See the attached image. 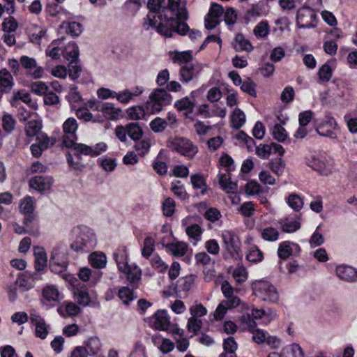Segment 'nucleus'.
<instances>
[{"mask_svg": "<svg viewBox=\"0 0 357 357\" xmlns=\"http://www.w3.org/2000/svg\"><path fill=\"white\" fill-rule=\"evenodd\" d=\"M166 5L158 13H151L148 16V22L144 23L146 29L155 28L157 31L165 36L172 37L174 32L184 35L188 26L179 20L188 17L185 3L182 0H166Z\"/></svg>", "mask_w": 357, "mask_h": 357, "instance_id": "obj_1", "label": "nucleus"}, {"mask_svg": "<svg viewBox=\"0 0 357 357\" xmlns=\"http://www.w3.org/2000/svg\"><path fill=\"white\" fill-rule=\"evenodd\" d=\"M116 261L118 265L119 270L126 274L127 280L132 288H137L138 283L141 280L142 271L136 265H128L126 259V255L123 254L119 257L117 255H115Z\"/></svg>", "mask_w": 357, "mask_h": 357, "instance_id": "obj_2", "label": "nucleus"}, {"mask_svg": "<svg viewBox=\"0 0 357 357\" xmlns=\"http://www.w3.org/2000/svg\"><path fill=\"white\" fill-rule=\"evenodd\" d=\"M172 96L165 89H155L149 96L146 103V111L149 113L154 114L159 112L162 108L170 103Z\"/></svg>", "mask_w": 357, "mask_h": 357, "instance_id": "obj_3", "label": "nucleus"}, {"mask_svg": "<svg viewBox=\"0 0 357 357\" xmlns=\"http://www.w3.org/2000/svg\"><path fill=\"white\" fill-rule=\"evenodd\" d=\"M167 146L189 159H192L198 152L197 146L190 140L183 137L170 139L167 142Z\"/></svg>", "mask_w": 357, "mask_h": 357, "instance_id": "obj_4", "label": "nucleus"}, {"mask_svg": "<svg viewBox=\"0 0 357 357\" xmlns=\"http://www.w3.org/2000/svg\"><path fill=\"white\" fill-rule=\"evenodd\" d=\"M255 296L264 301L275 302L278 300V294L275 288L266 281H257L253 284Z\"/></svg>", "mask_w": 357, "mask_h": 357, "instance_id": "obj_5", "label": "nucleus"}, {"mask_svg": "<svg viewBox=\"0 0 357 357\" xmlns=\"http://www.w3.org/2000/svg\"><path fill=\"white\" fill-rule=\"evenodd\" d=\"M77 121L74 118H68L63 124V144L68 148L74 149L77 139L76 130L77 129Z\"/></svg>", "mask_w": 357, "mask_h": 357, "instance_id": "obj_6", "label": "nucleus"}, {"mask_svg": "<svg viewBox=\"0 0 357 357\" xmlns=\"http://www.w3.org/2000/svg\"><path fill=\"white\" fill-rule=\"evenodd\" d=\"M315 18L313 10L309 7H303L297 12L296 22L299 28H310L314 26Z\"/></svg>", "mask_w": 357, "mask_h": 357, "instance_id": "obj_7", "label": "nucleus"}, {"mask_svg": "<svg viewBox=\"0 0 357 357\" xmlns=\"http://www.w3.org/2000/svg\"><path fill=\"white\" fill-rule=\"evenodd\" d=\"M106 149L107 145L105 143H98L94 146V148L80 144L75 145V147L72 151L73 152V154L77 158H79L81 154L96 156L105 151Z\"/></svg>", "mask_w": 357, "mask_h": 357, "instance_id": "obj_8", "label": "nucleus"}, {"mask_svg": "<svg viewBox=\"0 0 357 357\" xmlns=\"http://www.w3.org/2000/svg\"><path fill=\"white\" fill-rule=\"evenodd\" d=\"M222 238L225 244V249L231 257H236L239 255V247L238 241L234 232L231 231H224L222 233Z\"/></svg>", "mask_w": 357, "mask_h": 357, "instance_id": "obj_9", "label": "nucleus"}, {"mask_svg": "<svg viewBox=\"0 0 357 357\" xmlns=\"http://www.w3.org/2000/svg\"><path fill=\"white\" fill-rule=\"evenodd\" d=\"M20 63L26 70V74L34 79L40 78L43 74V69L38 66L35 59L23 56L20 58Z\"/></svg>", "mask_w": 357, "mask_h": 357, "instance_id": "obj_10", "label": "nucleus"}, {"mask_svg": "<svg viewBox=\"0 0 357 357\" xmlns=\"http://www.w3.org/2000/svg\"><path fill=\"white\" fill-rule=\"evenodd\" d=\"M223 13L224 10L221 6L213 3L205 18L206 28L208 29H214L220 23V18Z\"/></svg>", "mask_w": 357, "mask_h": 357, "instance_id": "obj_11", "label": "nucleus"}, {"mask_svg": "<svg viewBox=\"0 0 357 357\" xmlns=\"http://www.w3.org/2000/svg\"><path fill=\"white\" fill-rule=\"evenodd\" d=\"M337 127V124L335 119L332 117H328L327 119L321 123L317 128V131L321 136L329 137L333 139L337 137L333 132V130H335Z\"/></svg>", "mask_w": 357, "mask_h": 357, "instance_id": "obj_12", "label": "nucleus"}, {"mask_svg": "<svg viewBox=\"0 0 357 357\" xmlns=\"http://www.w3.org/2000/svg\"><path fill=\"white\" fill-rule=\"evenodd\" d=\"M30 320L36 326V336L45 339L48 333V331L44 319L35 313H31Z\"/></svg>", "mask_w": 357, "mask_h": 357, "instance_id": "obj_13", "label": "nucleus"}, {"mask_svg": "<svg viewBox=\"0 0 357 357\" xmlns=\"http://www.w3.org/2000/svg\"><path fill=\"white\" fill-rule=\"evenodd\" d=\"M200 70V65L187 63L183 66L180 70L181 79L185 82H188L192 79V78L196 76Z\"/></svg>", "mask_w": 357, "mask_h": 357, "instance_id": "obj_14", "label": "nucleus"}, {"mask_svg": "<svg viewBox=\"0 0 357 357\" xmlns=\"http://www.w3.org/2000/svg\"><path fill=\"white\" fill-rule=\"evenodd\" d=\"M97 109L102 112L103 115L109 119H116L121 116V110L116 108L112 103L106 102L97 107Z\"/></svg>", "mask_w": 357, "mask_h": 357, "instance_id": "obj_15", "label": "nucleus"}, {"mask_svg": "<svg viewBox=\"0 0 357 357\" xmlns=\"http://www.w3.org/2000/svg\"><path fill=\"white\" fill-rule=\"evenodd\" d=\"M219 183L227 193L237 192V184L231 181L230 174L227 169H225V173L220 174Z\"/></svg>", "mask_w": 357, "mask_h": 357, "instance_id": "obj_16", "label": "nucleus"}, {"mask_svg": "<svg viewBox=\"0 0 357 357\" xmlns=\"http://www.w3.org/2000/svg\"><path fill=\"white\" fill-rule=\"evenodd\" d=\"M337 275L342 280L354 281L357 280V271L351 266H339L337 267Z\"/></svg>", "mask_w": 357, "mask_h": 357, "instance_id": "obj_17", "label": "nucleus"}, {"mask_svg": "<svg viewBox=\"0 0 357 357\" xmlns=\"http://www.w3.org/2000/svg\"><path fill=\"white\" fill-rule=\"evenodd\" d=\"M188 219L189 218H186L183 221V225L186 226L185 232L190 238L194 240L195 242H198L201 239L203 229L198 224L187 225Z\"/></svg>", "mask_w": 357, "mask_h": 357, "instance_id": "obj_18", "label": "nucleus"}, {"mask_svg": "<svg viewBox=\"0 0 357 357\" xmlns=\"http://www.w3.org/2000/svg\"><path fill=\"white\" fill-rule=\"evenodd\" d=\"M153 326L159 330L165 331L170 324L167 314L165 311H158L153 317Z\"/></svg>", "mask_w": 357, "mask_h": 357, "instance_id": "obj_19", "label": "nucleus"}, {"mask_svg": "<svg viewBox=\"0 0 357 357\" xmlns=\"http://www.w3.org/2000/svg\"><path fill=\"white\" fill-rule=\"evenodd\" d=\"M165 247L172 255L177 257L184 256L188 250V244L181 241L168 243Z\"/></svg>", "mask_w": 357, "mask_h": 357, "instance_id": "obj_20", "label": "nucleus"}, {"mask_svg": "<svg viewBox=\"0 0 357 357\" xmlns=\"http://www.w3.org/2000/svg\"><path fill=\"white\" fill-rule=\"evenodd\" d=\"M74 297L77 302L83 306L89 305L93 299L85 287H81L75 291Z\"/></svg>", "mask_w": 357, "mask_h": 357, "instance_id": "obj_21", "label": "nucleus"}, {"mask_svg": "<svg viewBox=\"0 0 357 357\" xmlns=\"http://www.w3.org/2000/svg\"><path fill=\"white\" fill-rule=\"evenodd\" d=\"M42 129V122L40 120H30L24 126L26 135L29 137L38 136V133Z\"/></svg>", "mask_w": 357, "mask_h": 357, "instance_id": "obj_22", "label": "nucleus"}, {"mask_svg": "<svg viewBox=\"0 0 357 357\" xmlns=\"http://www.w3.org/2000/svg\"><path fill=\"white\" fill-rule=\"evenodd\" d=\"M233 46L236 51L250 52L253 49L250 41L246 40L241 33L236 36Z\"/></svg>", "mask_w": 357, "mask_h": 357, "instance_id": "obj_23", "label": "nucleus"}, {"mask_svg": "<svg viewBox=\"0 0 357 357\" xmlns=\"http://www.w3.org/2000/svg\"><path fill=\"white\" fill-rule=\"evenodd\" d=\"M29 185L31 188L38 191H44L50 188L51 182L42 176H36L30 180Z\"/></svg>", "mask_w": 357, "mask_h": 357, "instance_id": "obj_24", "label": "nucleus"}, {"mask_svg": "<svg viewBox=\"0 0 357 357\" xmlns=\"http://www.w3.org/2000/svg\"><path fill=\"white\" fill-rule=\"evenodd\" d=\"M62 54L66 60L73 63L78 57V47L75 43H69L63 49Z\"/></svg>", "mask_w": 357, "mask_h": 357, "instance_id": "obj_25", "label": "nucleus"}, {"mask_svg": "<svg viewBox=\"0 0 357 357\" xmlns=\"http://www.w3.org/2000/svg\"><path fill=\"white\" fill-rule=\"evenodd\" d=\"M43 297L48 302H58L59 292L54 286H47L43 289Z\"/></svg>", "mask_w": 357, "mask_h": 357, "instance_id": "obj_26", "label": "nucleus"}, {"mask_svg": "<svg viewBox=\"0 0 357 357\" xmlns=\"http://www.w3.org/2000/svg\"><path fill=\"white\" fill-rule=\"evenodd\" d=\"M36 257V268L38 271L43 270L47 266V257L41 248H36L34 250Z\"/></svg>", "mask_w": 357, "mask_h": 357, "instance_id": "obj_27", "label": "nucleus"}, {"mask_svg": "<svg viewBox=\"0 0 357 357\" xmlns=\"http://www.w3.org/2000/svg\"><path fill=\"white\" fill-rule=\"evenodd\" d=\"M231 125L236 129L242 126L245 121V116L244 113L239 109H235L231 117Z\"/></svg>", "mask_w": 357, "mask_h": 357, "instance_id": "obj_28", "label": "nucleus"}, {"mask_svg": "<svg viewBox=\"0 0 357 357\" xmlns=\"http://www.w3.org/2000/svg\"><path fill=\"white\" fill-rule=\"evenodd\" d=\"M256 326L257 324L255 321L251 317L250 314L247 313L242 315L240 318V327L243 330H248L250 331H252Z\"/></svg>", "mask_w": 357, "mask_h": 357, "instance_id": "obj_29", "label": "nucleus"}, {"mask_svg": "<svg viewBox=\"0 0 357 357\" xmlns=\"http://www.w3.org/2000/svg\"><path fill=\"white\" fill-rule=\"evenodd\" d=\"M89 261L92 266L101 268L105 266L106 257L102 253L93 252L89 256Z\"/></svg>", "mask_w": 357, "mask_h": 357, "instance_id": "obj_30", "label": "nucleus"}, {"mask_svg": "<svg viewBox=\"0 0 357 357\" xmlns=\"http://www.w3.org/2000/svg\"><path fill=\"white\" fill-rule=\"evenodd\" d=\"M128 135L133 140L139 139L143 135L142 129L135 123L127 125Z\"/></svg>", "mask_w": 357, "mask_h": 357, "instance_id": "obj_31", "label": "nucleus"}, {"mask_svg": "<svg viewBox=\"0 0 357 357\" xmlns=\"http://www.w3.org/2000/svg\"><path fill=\"white\" fill-rule=\"evenodd\" d=\"M330 62L326 63L319 70V79L321 82H328L332 77V67Z\"/></svg>", "mask_w": 357, "mask_h": 357, "instance_id": "obj_32", "label": "nucleus"}, {"mask_svg": "<svg viewBox=\"0 0 357 357\" xmlns=\"http://www.w3.org/2000/svg\"><path fill=\"white\" fill-rule=\"evenodd\" d=\"M232 276L238 284L244 282L248 278V272L246 268L242 265H238L234 270Z\"/></svg>", "mask_w": 357, "mask_h": 357, "instance_id": "obj_33", "label": "nucleus"}, {"mask_svg": "<svg viewBox=\"0 0 357 357\" xmlns=\"http://www.w3.org/2000/svg\"><path fill=\"white\" fill-rule=\"evenodd\" d=\"M60 27H65L66 29V32L74 36L79 35L82 32L81 24L76 22H72L70 23L63 22Z\"/></svg>", "mask_w": 357, "mask_h": 357, "instance_id": "obj_34", "label": "nucleus"}, {"mask_svg": "<svg viewBox=\"0 0 357 357\" xmlns=\"http://www.w3.org/2000/svg\"><path fill=\"white\" fill-rule=\"evenodd\" d=\"M18 27V23L16 20L12 17L9 16L3 20L2 23V29L3 31L10 33L13 31H15Z\"/></svg>", "mask_w": 357, "mask_h": 357, "instance_id": "obj_35", "label": "nucleus"}, {"mask_svg": "<svg viewBox=\"0 0 357 357\" xmlns=\"http://www.w3.org/2000/svg\"><path fill=\"white\" fill-rule=\"evenodd\" d=\"M282 229L285 232H294L300 228L301 224L297 220L286 218L282 222Z\"/></svg>", "mask_w": 357, "mask_h": 357, "instance_id": "obj_36", "label": "nucleus"}, {"mask_svg": "<svg viewBox=\"0 0 357 357\" xmlns=\"http://www.w3.org/2000/svg\"><path fill=\"white\" fill-rule=\"evenodd\" d=\"M37 140L38 142V144L43 150L52 146L56 142L54 138L49 137L45 134H40L37 136Z\"/></svg>", "mask_w": 357, "mask_h": 357, "instance_id": "obj_37", "label": "nucleus"}, {"mask_svg": "<svg viewBox=\"0 0 357 357\" xmlns=\"http://www.w3.org/2000/svg\"><path fill=\"white\" fill-rule=\"evenodd\" d=\"M245 192L248 195H255L262 192V187L255 181L248 182L245 186Z\"/></svg>", "mask_w": 357, "mask_h": 357, "instance_id": "obj_38", "label": "nucleus"}, {"mask_svg": "<svg viewBox=\"0 0 357 357\" xmlns=\"http://www.w3.org/2000/svg\"><path fill=\"white\" fill-rule=\"evenodd\" d=\"M254 34L257 37L265 38L269 33V26L266 22H261L254 29Z\"/></svg>", "mask_w": 357, "mask_h": 357, "instance_id": "obj_39", "label": "nucleus"}, {"mask_svg": "<svg viewBox=\"0 0 357 357\" xmlns=\"http://www.w3.org/2000/svg\"><path fill=\"white\" fill-rule=\"evenodd\" d=\"M60 43V40H54L52 43L51 46L52 47L50 50H47L46 54L47 56L53 59H59L62 54L63 49L59 48L57 45Z\"/></svg>", "mask_w": 357, "mask_h": 357, "instance_id": "obj_40", "label": "nucleus"}, {"mask_svg": "<svg viewBox=\"0 0 357 357\" xmlns=\"http://www.w3.org/2000/svg\"><path fill=\"white\" fill-rule=\"evenodd\" d=\"M145 112L142 107H132L127 110V114L131 119H141L145 116Z\"/></svg>", "mask_w": 357, "mask_h": 357, "instance_id": "obj_41", "label": "nucleus"}, {"mask_svg": "<svg viewBox=\"0 0 357 357\" xmlns=\"http://www.w3.org/2000/svg\"><path fill=\"white\" fill-rule=\"evenodd\" d=\"M273 137L278 142H283L287 137L285 129L279 124L275 125L273 130Z\"/></svg>", "mask_w": 357, "mask_h": 357, "instance_id": "obj_42", "label": "nucleus"}, {"mask_svg": "<svg viewBox=\"0 0 357 357\" xmlns=\"http://www.w3.org/2000/svg\"><path fill=\"white\" fill-rule=\"evenodd\" d=\"M175 107L180 111L192 112L194 104L188 98H184L175 103Z\"/></svg>", "mask_w": 357, "mask_h": 357, "instance_id": "obj_43", "label": "nucleus"}, {"mask_svg": "<svg viewBox=\"0 0 357 357\" xmlns=\"http://www.w3.org/2000/svg\"><path fill=\"white\" fill-rule=\"evenodd\" d=\"M166 4V0H149L148 8H149L150 12L147 17L151 13H158L160 10L162 9V7Z\"/></svg>", "mask_w": 357, "mask_h": 357, "instance_id": "obj_44", "label": "nucleus"}, {"mask_svg": "<svg viewBox=\"0 0 357 357\" xmlns=\"http://www.w3.org/2000/svg\"><path fill=\"white\" fill-rule=\"evenodd\" d=\"M263 255L261 252L255 246L250 248L247 255V259L252 262H258L261 261Z\"/></svg>", "mask_w": 357, "mask_h": 357, "instance_id": "obj_45", "label": "nucleus"}, {"mask_svg": "<svg viewBox=\"0 0 357 357\" xmlns=\"http://www.w3.org/2000/svg\"><path fill=\"white\" fill-rule=\"evenodd\" d=\"M190 312L192 317L199 319L206 314L207 310L202 304L197 303L190 307Z\"/></svg>", "mask_w": 357, "mask_h": 357, "instance_id": "obj_46", "label": "nucleus"}, {"mask_svg": "<svg viewBox=\"0 0 357 357\" xmlns=\"http://www.w3.org/2000/svg\"><path fill=\"white\" fill-rule=\"evenodd\" d=\"M279 233L278 230L273 227H267L261 231V236L267 241H275L278 239Z\"/></svg>", "mask_w": 357, "mask_h": 357, "instance_id": "obj_47", "label": "nucleus"}, {"mask_svg": "<svg viewBox=\"0 0 357 357\" xmlns=\"http://www.w3.org/2000/svg\"><path fill=\"white\" fill-rule=\"evenodd\" d=\"M15 121L10 114H4L2 118V127L8 132H11L15 128Z\"/></svg>", "mask_w": 357, "mask_h": 357, "instance_id": "obj_48", "label": "nucleus"}, {"mask_svg": "<svg viewBox=\"0 0 357 357\" xmlns=\"http://www.w3.org/2000/svg\"><path fill=\"white\" fill-rule=\"evenodd\" d=\"M204 216L207 220L214 222L221 218V213L215 208H209L205 211Z\"/></svg>", "mask_w": 357, "mask_h": 357, "instance_id": "obj_49", "label": "nucleus"}, {"mask_svg": "<svg viewBox=\"0 0 357 357\" xmlns=\"http://www.w3.org/2000/svg\"><path fill=\"white\" fill-rule=\"evenodd\" d=\"M288 204L295 211H299L303 205L302 199L297 195H289Z\"/></svg>", "mask_w": 357, "mask_h": 357, "instance_id": "obj_50", "label": "nucleus"}, {"mask_svg": "<svg viewBox=\"0 0 357 357\" xmlns=\"http://www.w3.org/2000/svg\"><path fill=\"white\" fill-rule=\"evenodd\" d=\"M175 202L172 198H167L163 204L162 210L164 215L169 217L171 216L174 212Z\"/></svg>", "mask_w": 357, "mask_h": 357, "instance_id": "obj_51", "label": "nucleus"}, {"mask_svg": "<svg viewBox=\"0 0 357 357\" xmlns=\"http://www.w3.org/2000/svg\"><path fill=\"white\" fill-rule=\"evenodd\" d=\"M31 91L37 95H45L48 89L47 86L42 82H36L31 85Z\"/></svg>", "mask_w": 357, "mask_h": 357, "instance_id": "obj_52", "label": "nucleus"}, {"mask_svg": "<svg viewBox=\"0 0 357 357\" xmlns=\"http://www.w3.org/2000/svg\"><path fill=\"white\" fill-rule=\"evenodd\" d=\"M205 248L208 253L213 255H217L220 251L219 244L215 239L206 241Z\"/></svg>", "mask_w": 357, "mask_h": 357, "instance_id": "obj_53", "label": "nucleus"}, {"mask_svg": "<svg viewBox=\"0 0 357 357\" xmlns=\"http://www.w3.org/2000/svg\"><path fill=\"white\" fill-rule=\"evenodd\" d=\"M154 240L151 237H146L144 241V248L142 249V255L149 257L153 250Z\"/></svg>", "mask_w": 357, "mask_h": 357, "instance_id": "obj_54", "label": "nucleus"}, {"mask_svg": "<svg viewBox=\"0 0 357 357\" xmlns=\"http://www.w3.org/2000/svg\"><path fill=\"white\" fill-rule=\"evenodd\" d=\"M225 298V300H223L222 301L229 310L237 307L241 303V299L238 296H234V294L231 296V297H226Z\"/></svg>", "mask_w": 357, "mask_h": 357, "instance_id": "obj_55", "label": "nucleus"}, {"mask_svg": "<svg viewBox=\"0 0 357 357\" xmlns=\"http://www.w3.org/2000/svg\"><path fill=\"white\" fill-rule=\"evenodd\" d=\"M142 93V91L137 92V93H131L129 91H124L119 93H115L116 97L119 101L123 103H127L128 101H130L134 96H137L138 94H140Z\"/></svg>", "mask_w": 357, "mask_h": 357, "instance_id": "obj_56", "label": "nucleus"}, {"mask_svg": "<svg viewBox=\"0 0 357 357\" xmlns=\"http://www.w3.org/2000/svg\"><path fill=\"white\" fill-rule=\"evenodd\" d=\"M119 296L123 303L128 305L133 299L132 292L128 287H122L119 291Z\"/></svg>", "mask_w": 357, "mask_h": 357, "instance_id": "obj_57", "label": "nucleus"}, {"mask_svg": "<svg viewBox=\"0 0 357 357\" xmlns=\"http://www.w3.org/2000/svg\"><path fill=\"white\" fill-rule=\"evenodd\" d=\"M20 210L24 213H30L33 211V200L31 197H26L21 202Z\"/></svg>", "mask_w": 357, "mask_h": 357, "instance_id": "obj_58", "label": "nucleus"}, {"mask_svg": "<svg viewBox=\"0 0 357 357\" xmlns=\"http://www.w3.org/2000/svg\"><path fill=\"white\" fill-rule=\"evenodd\" d=\"M202 321L199 319L190 317L188 322V330L193 333H197L202 326Z\"/></svg>", "mask_w": 357, "mask_h": 357, "instance_id": "obj_59", "label": "nucleus"}, {"mask_svg": "<svg viewBox=\"0 0 357 357\" xmlns=\"http://www.w3.org/2000/svg\"><path fill=\"white\" fill-rule=\"evenodd\" d=\"M225 353L224 354H234V351L237 349V344L232 337H229L225 340L223 344Z\"/></svg>", "mask_w": 357, "mask_h": 357, "instance_id": "obj_60", "label": "nucleus"}, {"mask_svg": "<svg viewBox=\"0 0 357 357\" xmlns=\"http://www.w3.org/2000/svg\"><path fill=\"white\" fill-rule=\"evenodd\" d=\"M150 146L151 142L149 139H142L135 144V149L143 155L149 151Z\"/></svg>", "mask_w": 357, "mask_h": 357, "instance_id": "obj_61", "label": "nucleus"}, {"mask_svg": "<svg viewBox=\"0 0 357 357\" xmlns=\"http://www.w3.org/2000/svg\"><path fill=\"white\" fill-rule=\"evenodd\" d=\"M221 290L225 298L231 297L234 292H238L239 291L237 289H234L227 280H224L222 282L221 284Z\"/></svg>", "mask_w": 357, "mask_h": 357, "instance_id": "obj_62", "label": "nucleus"}, {"mask_svg": "<svg viewBox=\"0 0 357 357\" xmlns=\"http://www.w3.org/2000/svg\"><path fill=\"white\" fill-rule=\"evenodd\" d=\"M166 121L160 118H157L152 121L150 123L151 128L154 132H161L165 130L166 127Z\"/></svg>", "mask_w": 357, "mask_h": 357, "instance_id": "obj_63", "label": "nucleus"}, {"mask_svg": "<svg viewBox=\"0 0 357 357\" xmlns=\"http://www.w3.org/2000/svg\"><path fill=\"white\" fill-rule=\"evenodd\" d=\"M291 248L287 243H283L278 248V255L281 259H285L291 255Z\"/></svg>", "mask_w": 357, "mask_h": 357, "instance_id": "obj_64", "label": "nucleus"}]
</instances>
